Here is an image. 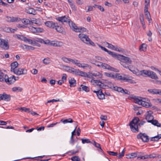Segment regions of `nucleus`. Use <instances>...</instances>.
I'll return each instance as SVG.
<instances>
[{"mask_svg":"<svg viewBox=\"0 0 161 161\" xmlns=\"http://www.w3.org/2000/svg\"><path fill=\"white\" fill-rule=\"evenodd\" d=\"M137 139H141L144 142H147L149 140L148 136L145 133L142 134L140 133L137 135Z\"/></svg>","mask_w":161,"mask_h":161,"instance_id":"obj_7","label":"nucleus"},{"mask_svg":"<svg viewBox=\"0 0 161 161\" xmlns=\"http://www.w3.org/2000/svg\"><path fill=\"white\" fill-rule=\"evenodd\" d=\"M69 83L70 84L71 87H73L76 86V81L75 80L74 78H71L69 80Z\"/></svg>","mask_w":161,"mask_h":161,"instance_id":"obj_23","label":"nucleus"},{"mask_svg":"<svg viewBox=\"0 0 161 161\" xmlns=\"http://www.w3.org/2000/svg\"><path fill=\"white\" fill-rule=\"evenodd\" d=\"M148 122L151 123L153 125L156 126L157 127H159L161 126V124L158 123V121L156 120H149Z\"/></svg>","mask_w":161,"mask_h":161,"instance_id":"obj_24","label":"nucleus"},{"mask_svg":"<svg viewBox=\"0 0 161 161\" xmlns=\"http://www.w3.org/2000/svg\"><path fill=\"white\" fill-rule=\"evenodd\" d=\"M106 52H107L109 55L112 56L113 57L117 59L118 57V54H117L116 53L108 50H107Z\"/></svg>","mask_w":161,"mask_h":161,"instance_id":"obj_26","label":"nucleus"},{"mask_svg":"<svg viewBox=\"0 0 161 161\" xmlns=\"http://www.w3.org/2000/svg\"><path fill=\"white\" fill-rule=\"evenodd\" d=\"M91 82L92 84L93 85L96 84L100 88L105 89L106 88V87H108L112 90H114L118 92H120L124 94L129 95L130 94V92L126 89L124 90L121 87L114 86V85L110 81L108 82V86L104 84L102 81L98 80H94L92 79L91 80Z\"/></svg>","mask_w":161,"mask_h":161,"instance_id":"obj_1","label":"nucleus"},{"mask_svg":"<svg viewBox=\"0 0 161 161\" xmlns=\"http://www.w3.org/2000/svg\"><path fill=\"white\" fill-rule=\"evenodd\" d=\"M107 152L110 155L112 156H117L118 154V153L117 152H114L110 151H108Z\"/></svg>","mask_w":161,"mask_h":161,"instance_id":"obj_54","label":"nucleus"},{"mask_svg":"<svg viewBox=\"0 0 161 161\" xmlns=\"http://www.w3.org/2000/svg\"><path fill=\"white\" fill-rule=\"evenodd\" d=\"M34 40L35 41V43L36 44V42H38L41 43L44 42L43 40L41 38H34Z\"/></svg>","mask_w":161,"mask_h":161,"instance_id":"obj_50","label":"nucleus"},{"mask_svg":"<svg viewBox=\"0 0 161 161\" xmlns=\"http://www.w3.org/2000/svg\"><path fill=\"white\" fill-rule=\"evenodd\" d=\"M92 144L96 147L99 148L101 151H102V149L101 148V147L100 145L96 142L95 141H94L93 143H92Z\"/></svg>","mask_w":161,"mask_h":161,"instance_id":"obj_43","label":"nucleus"},{"mask_svg":"<svg viewBox=\"0 0 161 161\" xmlns=\"http://www.w3.org/2000/svg\"><path fill=\"white\" fill-rule=\"evenodd\" d=\"M23 89L20 87H14L12 88V90L14 92H21Z\"/></svg>","mask_w":161,"mask_h":161,"instance_id":"obj_35","label":"nucleus"},{"mask_svg":"<svg viewBox=\"0 0 161 161\" xmlns=\"http://www.w3.org/2000/svg\"><path fill=\"white\" fill-rule=\"evenodd\" d=\"M146 155L147 156V158H154L156 157L155 155L154 154H150L149 155Z\"/></svg>","mask_w":161,"mask_h":161,"instance_id":"obj_62","label":"nucleus"},{"mask_svg":"<svg viewBox=\"0 0 161 161\" xmlns=\"http://www.w3.org/2000/svg\"><path fill=\"white\" fill-rule=\"evenodd\" d=\"M125 152V149H124L121 153H119V155L118 156V157L119 158H122L124 155Z\"/></svg>","mask_w":161,"mask_h":161,"instance_id":"obj_52","label":"nucleus"},{"mask_svg":"<svg viewBox=\"0 0 161 161\" xmlns=\"http://www.w3.org/2000/svg\"><path fill=\"white\" fill-rule=\"evenodd\" d=\"M102 68L104 69H107L116 72H118L119 71V70L117 69L112 67L105 63H103V64H102Z\"/></svg>","mask_w":161,"mask_h":161,"instance_id":"obj_8","label":"nucleus"},{"mask_svg":"<svg viewBox=\"0 0 161 161\" xmlns=\"http://www.w3.org/2000/svg\"><path fill=\"white\" fill-rule=\"evenodd\" d=\"M150 70H142L141 71V73H142V74H143L147 75V76H148V75L149 74V73Z\"/></svg>","mask_w":161,"mask_h":161,"instance_id":"obj_49","label":"nucleus"},{"mask_svg":"<svg viewBox=\"0 0 161 161\" xmlns=\"http://www.w3.org/2000/svg\"><path fill=\"white\" fill-rule=\"evenodd\" d=\"M104 44L106 46L108 47V48H110L111 49L113 50L114 48H115V47L111 44H109L107 42H104Z\"/></svg>","mask_w":161,"mask_h":161,"instance_id":"obj_31","label":"nucleus"},{"mask_svg":"<svg viewBox=\"0 0 161 161\" xmlns=\"http://www.w3.org/2000/svg\"><path fill=\"white\" fill-rule=\"evenodd\" d=\"M20 109L22 110L23 111H24L25 112L29 111V112H30V111H29L30 110V108H26L25 107H21Z\"/></svg>","mask_w":161,"mask_h":161,"instance_id":"obj_59","label":"nucleus"},{"mask_svg":"<svg viewBox=\"0 0 161 161\" xmlns=\"http://www.w3.org/2000/svg\"><path fill=\"white\" fill-rule=\"evenodd\" d=\"M82 68L84 69H86V68H88L89 69H90L91 68V66L88 64L83 63L82 64Z\"/></svg>","mask_w":161,"mask_h":161,"instance_id":"obj_45","label":"nucleus"},{"mask_svg":"<svg viewBox=\"0 0 161 161\" xmlns=\"http://www.w3.org/2000/svg\"><path fill=\"white\" fill-rule=\"evenodd\" d=\"M69 24L70 27L72 28V30L76 32H82L85 31L86 30V29L84 27H78L71 21L70 20L69 22Z\"/></svg>","mask_w":161,"mask_h":161,"instance_id":"obj_4","label":"nucleus"},{"mask_svg":"<svg viewBox=\"0 0 161 161\" xmlns=\"http://www.w3.org/2000/svg\"><path fill=\"white\" fill-rule=\"evenodd\" d=\"M14 73L17 75H21L22 74H27V70L24 69H15L13 71Z\"/></svg>","mask_w":161,"mask_h":161,"instance_id":"obj_13","label":"nucleus"},{"mask_svg":"<svg viewBox=\"0 0 161 161\" xmlns=\"http://www.w3.org/2000/svg\"><path fill=\"white\" fill-rule=\"evenodd\" d=\"M82 142L83 144L92 143L88 139H81Z\"/></svg>","mask_w":161,"mask_h":161,"instance_id":"obj_42","label":"nucleus"},{"mask_svg":"<svg viewBox=\"0 0 161 161\" xmlns=\"http://www.w3.org/2000/svg\"><path fill=\"white\" fill-rule=\"evenodd\" d=\"M25 42H30V44H36L34 39L33 40L27 39V40Z\"/></svg>","mask_w":161,"mask_h":161,"instance_id":"obj_58","label":"nucleus"},{"mask_svg":"<svg viewBox=\"0 0 161 161\" xmlns=\"http://www.w3.org/2000/svg\"><path fill=\"white\" fill-rule=\"evenodd\" d=\"M78 36L83 42L86 43V42L90 40V38L88 36L83 33H80L79 35Z\"/></svg>","mask_w":161,"mask_h":161,"instance_id":"obj_10","label":"nucleus"},{"mask_svg":"<svg viewBox=\"0 0 161 161\" xmlns=\"http://www.w3.org/2000/svg\"><path fill=\"white\" fill-rule=\"evenodd\" d=\"M131 158H133L137 156V153H132L130 154Z\"/></svg>","mask_w":161,"mask_h":161,"instance_id":"obj_63","label":"nucleus"},{"mask_svg":"<svg viewBox=\"0 0 161 161\" xmlns=\"http://www.w3.org/2000/svg\"><path fill=\"white\" fill-rule=\"evenodd\" d=\"M27 13L29 14H35V10L32 8H29L26 10Z\"/></svg>","mask_w":161,"mask_h":161,"instance_id":"obj_33","label":"nucleus"},{"mask_svg":"<svg viewBox=\"0 0 161 161\" xmlns=\"http://www.w3.org/2000/svg\"><path fill=\"white\" fill-rule=\"evenodd\" d=\"M14 37L15 38H17L19 40L24 41L25 42L27 40V38L26 37H24L22 35L16 34L14 36Z\"/></svg>","mask_w":161,"mask_h":161,"instance_id":"obj_19","label":"nucleus"},{"mask_svg":"<svg viewBox=\"0 0 161 161\" xmlns=\"http://www.w3.org/2000/svg\"><path fill=\"white\" fill-rule=\"evenodd\" d=\"M133 98L134 99L135 103L139 105H142L144 107L147 108L152 106L151 103L149 102L150 101L147 99H142L141 97H138L136 96H134Z\"/></svg>","mask_w":161,"mask_h":161,"instance_id":"obj_2","label":"nucleus"},{"mask_svg":"<svg viewBox=\"0 0 161 161\" xmlns=\"http://www.w3.org/2000/svg\"><path fill=\"white\" fill-rule=\"evenodd\" d=\"M153 116L149 114H148L146 117V119L148 122L149 120H153Z\"/></svg>","mask_w":161,"mask_h":161,"instance_id":"obj_44","label":"nucleus"},{"mask_svg":"<svg viewBox=\"0 0 161 161\" xmlns=\"http://www.w3.org/2000/svg\"><path fill=\"white\" fill-rule=\"evenodd\" d=\"M22 22L25 25H31L32 23V21L27 19H24L22 21Z\"/></svg>","mask_w":161,"mask_h":161,"instance_id":"obj_29","label":"nucleus"},{"mask_svg":"<svg viewBox=\"0 0 161 161\" xmlns=\"http://www.w3.org/2000/svg\"><path fill=\"white\" fill-rule=\"evenodd\" d=\"M81 89L86 92H88L89 91V88L87 86L83 85H81L80 87L78 89V90L80 91H81Z\"/></svg>","mask_w":161,"mask_h":161,"instance_id":"obj_25","label":"nucleus"},{"mask_svg":"<svg viewBox=\"0 0 161 161\" xmlns=\"http://www.w3.org/2000/svg\"><path fill=\"white\" fill-rule=\"evenodd\" d=\"M114 78H116L118 80H121L125 81L131 83H134V81L129 79L128 75L126 76L125 75L123 76L119 74L116 73L114 75Z\"/></svg>","mask_w":161,"mask_h":161,"instance_id":"obj_5","label":"nucleus"},{"mask_svg":"<svg viewBox=\"0 0 161 161\" xmlns=\"http://www.w3.org/2000/svg\"><path fill=\"white\" fill-rule=\"evenodd\" d=\"M6 77H7V75L4 74L1 71L0 72V81L3 82L5 81Z\"/></svg>","mask_w":161,"mask_h":161,"instance_id":"obj_22","label":"nucleus"},{"mask_svg":"<svg viewBox=\"0 0 161 161\" xmlns=\"http://www.w3.org/2000/svg\"><path fill=\"white\" fill-rule=\"evenodd\" d=\"M0 5L6 7H8L9 6V5L8 3H5L2 0H0Z\"/></svg>","mask_w":161,"mask_h":161,"instance_id":"obj_56","label":"nucleus"},{"mask_svg":"<svg viewBox=\"0 0 161 161\" xmlns=\"http://www.w3.org/2000/svg\"><path fill=\"white\" fill-rule=\"evenodd\" d=\"M80 70L79 69H77L74 68L71 71V73L73 74H75L76 75H79Z\"/></svg>","mask_w":161,"mask_h":161,"instance_id":"obj_37","label":"nucleus"},{"mask_svg":"<svg viewBox=\"0 0 161 161\" xmlns=\"http://www.w3.org/2000/svg\"><path fill=\"white\" fill-rule=\"evenodd\" d=\"M17 26L19 28H25L26 27L25 25L20 24H18L17 25Z\"/></svg>","mask_w":161,"mask_h":161,"instance_id":"obj_64","label":"nucleus"},{"mask_svg":"<svg viewBox=\"0 0 161 161\" xmlns=\"http://www.w3.org/2000/svg\"><path fill=\"white\" fill-rule=\"evenodd\" d=\"M10 97V95L7 94L4 92L3 94H0V101L3 100L9 101L11 99Z\"/></svg>","mask_w":161,"mask_h":161,"instance_id":"obj_9","label":"nucleus"},{"mask_svg":"<svg viewBox=\"0 0 161 161\" xmlns=\"http://www.w3.org/2000/svg\"><path fill=\"white\" fill-rule=\"evenodd\" d=\"M72 161H80V158L78 156L73 157L71 158Z\"/></svg>","mask_w":161,"mask_h":161,"instance_id":"obj_46","label":"nucleus"},{"mask_svg":"<svg viewBox=\"0 0 161 161\" xmlns=\"http://www.w3.org/2000/svg\"><path fill=\"white\" fill-rule=\"evenodd\" d=\"M1 29L3 30V31L8 33H14V32L15 31H16L15 29H12L11 28L8 27L6 26L2 27Z\"/></svg>","mask_w":161,"mask_h":161,"instance_id":"obj_18","label":"nucleus"},{"mask_svg":"<svg viewBox=\"0 0 161 161\" xmlns=\"http://www.w3.org/2000/svg\"><path fill=\"white\" fill-rule=\"evenodd\" d=\"M158 89H148L147 91L149 93H152L153 94H157Z\"/></svg>","mask_w":161,"mask_h":161,"instance_id":"obj_41","label":"nucleus"},{"mask_svg":"<svg viewBox=\"0 0 161 161\" xmlns=\"http://www.w3.org/2000/svg\"><path fill=\"white\" fill-rule=\"evenodd\" d=\"M57 20L62 23L64 22L69 23V22L70 21L69 18L68 16H66L58 17L57 18Z\"/></svg>","mask_w":161,"mask_h":161,"instance_id":"obj_11","label":"nucleus"},{"mask_svg":"<svg viewBox=\"0 0 161 161\" xmlns=\"http://www.w3.org/2000/svg\"><path fill=\"white\" fill-rule=\"evenodd\" d=\"M14 76L13 75L12 77L9 78L7 75V77H6L5 81L7 84H12L15 82V79H14Z\"/></svg>","mask_w":161,"mask_h":161,"instance_id":"obj_17","label":"nucleus"},{"mask_svg":"<svg viewBox=\"0 0 161 161\" xmlns=\"http://www.w3.org/2000/svg\"><path fill=\"white\" fill-rule=\"evenodd\" d=\"M91 74L93 76L95 77H98L99 78H102V75L100 73V72L97 71L92 72L91 73Z\"/></svg>","mask_w":161,"mask_h":161,"instance_id":"obj_27","label":"nucleus"},{"mask_svg":"<svg viewBox=\"0 0 161 161\" xmlns=\"http://www.w3.org/2000/svg\"><path fill=\"white\" fill-rule=\"evenodd\" d=\"M5 20L8 22H15L19 21L20 20V19L17 17L7 16Z\"/></svg>","mask_w":161,"mask_h":161,"instance_id":"obj_16","label":"nucleus"},{"mask_svg":"<svg viewBox=\"0 0 161 161\" xmlns=\"http://www.w3.org/2000/svg\"><path fill=\"white\" fill-rule=\"evenodd\" d=\"M0 47L5 50H8V49L9 46L8 44V40H5L3 39L2 41V43L0 45Z\"/></svg>","mask_w":161,"mask_h":161,"instance_id":"obj_12","label":"nucleus"},{"mask_svg":"<svg viewBox=\"0 0 161 161\" xmlns=\"http://www.w3.org/2000/svg\"><path fill=\"white\" fill-rule=\"evenodd\" d=\"M50 61V59L48 58H45L43 60V63L46 64H49Z\"/></svg>","mask_w":161,"mask_h":161,"instance_id":"obj_40","label":"nucleus"},{"mask_svg":"<svg viewBox=\"0 0 161 161\" xmlns=\"http://www.w3.org/2000/svg\"><path fill=\"white\" fill-rule=\"evenodd\" d=\"M79 75L86 77L87 76V73L84 72L80 71Z\"/></svg>","mask_w":161,"mask_h":161,"instance_id":"obj_53","label":"nucleus"},{"mask_svg":"<svg viewBox=\"0 0 161 161\" xmlns=\"http://www.w3.org/2000/svg\"><path fill=\"white\" fill-rule=\"evenodd\" d=\"M30 30L32 33H36L37 32V31L36 29V27H35L33 26H31L29 28Z\"/></svg>","mask_w":161,"mask_h":161,"instance_id":"obj_51","label":"nucleus"},{"mask_svg":"<svg viewBox=\"0 0 161 161\" xmlns=\"http://www.w3.org/2000/svg\"><path fill=\"white\" fill-rule=\"evenodd\" d=\"M147 45L145 44H142L140 47L139 50L141 51H145L146 50Z\"/></svg>","mask_w":161,"mask_h":161,"instance_id":"obj_34","label":"nucleus"},{"mask_svg":"<svg viewBox=\"0 0 161 161\" xmlns=\"http://www.w3.org/2000/svg\"><path fill=\"white\" fill-rule=\"evenodd\" d=\"M69 62H71L73 63L76 64L77 62H78V60L76 59H73L71 58H69Z\"/></svg>","mask_w":161,"mask_h":161,"instance_id":"obj_60","label":"nucleus"},{"mask_svg":"<svg viewBox=\"0 0 161 161\" xmlns=\"http://www.w3.org/2000/svg\"><path fill=\"white\" fill-rule=\"evenodd\" d=\"M148 76L150 77L152 79L155 80L158 79V77L157 75L154 72L150 70Z\"/></svg>","mask_w":161,"mask_h":161,"instance_id":"obj_20","label":"nucleus"},{"mask_svg":"<svg viewBox=\"0 0 161 161\" xmlns=\"http://www.w3.org/2000/svg\"><path fill=\"white\" fill-rule=\"evenodd\" d=\"M73 122V121L71 118H69L64 120L63 119H62L60 120V122H62L64 124L67 123H72Z\"/></svg>","mask_w":161,"mask_h":161,"instance_id":"obj_28","label":"nucleus"},{"mask_svg":"<svg viewBox=\"0 0 161 161\" xmlns=\"http://www.w3.org/2000/svg\"><path fill=\"white\" fill-rule=\"evenodd\" d=\"M104 75L107 77L114 78V75L112 73L105 72L104 73Z\"/></svg>","mask_w":161,"mask_h":161,"instance_id":"obj_47","label":"nucleus"},{"mask_svg":"<svg viewBox=\"0 0 161 161\" xmlns=\"http://www.w3.org/2000/svg\"><path fill=\"white\" fill-rule=\"evenodd\" d=\"M139 121V119L138 117H135L130 122L129 125L133 132H135L139 131L138 123Z\"/></svg>","mask_w":161,"mask_h":161,"instance_id":"obj_3","label":"nucleus"},{"mask_svg":"<svg viewBox=\"0 0 161 161\" xmlns=\"http://www.w3.org/2000/svg\"><path fill=\"white\" fill-rule=\"evenodd\" d=\"M139 18L140 21L142 24H144V23L145 22H144V20L143 15L142 14H140L139 15Z\"/></svg>","mask_w":161,"mask_h":161,"instance_id":"obj_48","label":"nucleus"},{"mask_svg":"<svg viewBox=\"0 0 161 161\" xmlns=\"http://www.w3.org/2000/svg\"><path fill=\"white\" fill-rule=\"evenodd\" d=\"M158 136H156L154 137H151L150 138V141L154 142L158 141Z\"/></svg>","mask_w":161,"mask_h":161,"instance_id":"obj_55","label":"nucleus"},{"mask_svg":"<svg viewBox=\"0 0 161 161\" xmlns=\"http://www.w3.org/2000/svg\"><path fill=\"white\" fill-rule=\"evenodd\" d=\"M59 42H55L54 41H51L50 45H53L54 46L60 47V45L59 44Z\"/></svg>","mask_w":161,"mask_h":161,"instance_id":"obj_36","label":"nucleus"},{"mask_svg":"<svg viewBox=\"0 0 161 161\" xmlns=\"http://www.w3.org/2000/svg\"><path fill=\"white\" fill-rule=\"evenodd\" d=\"M100 118L102 120H106L107 119V117L106 115H101Z\"/></svg>","mask_w":161,"mask_h":161,"instance_id":"obj_61","label":"nucleus"},{"mask_svg":"<svg viewBox=\"0 0 161 161\" xmlns=\"http://www.w3.org/2000/svg\"><path fill=\"white\" fill-rule=\"evenodd\" d=\"M145 14L148 20H149L151 16L148 10L144 11Z\"/></svg>","mask_w":161,"mask_h":161,"instance_id":"obj_38","label":"nucleus"},{"mask_svg":"<svg viewBox=\"0 0 161 161\" xmlns=\"http://www.w3.org/2000/svg\"><path fill=\"white\" fill-rule=\"evenodd\" d=\"M45 24L47 26L53 29L55 28L56 25H57V23L52 21H47L45 23Z\"/></svg>","mask_w":161,"mask_h":161,"instance_id":"obj_14","label":"nucleus"},{"mask_svg":"<svg viewBox=\"0 0 161 161\" xmlns=\"http://www.w3.org/2000/svg\"><path fill=\"white\" fill-rule=\"evenodd\" d=\"M63 68L65 71L70 73H71V71H72L73 69H74V68L65 65L63 66Z\"/></svg>","mask_w":161,"mask_h":161,"instance_id":"obj_30","label":"nucleus"},{"mask_svg":"<svg viewBox=\"0 0 161 161\" xmlns=\"http://www.w3.org/2000/svg\"><path fill=\"white\" fill-rule=\"evenodd\" d=\"M54 29H55L57 31L62 34L65 33L64 29L63 27L59 25L57 23V25H56L55 28Z\"/></svg>","mask_w":161,"mask_h":161,"instance_id":"obj_15","label":"nucleus"},{"mask_svg":"<svg viewBox=\"0 0 161 161\" xmlns=\"http://www.w3.org/2000/svg\"><path fill=\"white\" fill-rule=\"evenodd\" d=\"M98 97L100 99H103L104 98L105 95L103 93L102 90H101L99 94L97 95Z\"/></svg>","mask_w":161,"mask_h":161,"instance_id":"obj_32","label":"nucleus"},{"mask_svg":"<svg viewBox=\"0 0 161 161\" xmlns=\"http://www.w3.org/2000/svg\"><path fill=\"white\" fill-rule=\"evenodd\" d=\"M70 58H67L66 57H63L61 59L62 60L64 61L66 63H68V62H69Z\"/></svg>","mask_w":161,"mask_h":161,"instance_id":"obj_57","label":"nucleus"},{"mask_svg":"<svg viewBox=\"0 0 161 161\" xmlns=\"http://www.w3.org/2000/svg\"><path fill=\"white\" fill-rule=\"evenodd\" d=\"M24 45L25 47L24 48L23 47V48L29 50H34L35 49V47L31 46L26 45Z\"/></svg>","mask_w":161,"mask_h":161,"instance_id":"obj_39","label":"nucleus"},{"mask_svg":"<svg viewBox=\"0 0 161 161\" xmlns=\"http://www.w3.org/2000/svg\"><path fill=\"white\" fill-rule=\"evenodd\" d=\"M117 59L119 60H121L122 62L128 64H130L132 62L131 60L129 58L120 54H118Z\"/></svg>","mask_w":161,"mask_h":161,"instance_id":"obj_6","label":"nucleus"},{"mask_svg":"<svg viewBox=\"0 0 161 161\" xmlns=\"http://www.w3.org/2000/svg\"><path fill=\"white\" fill-rule=\"evenodd\" d=\"M18 65V62L16 61L12 63L11 64V71H14L15 70V69L16 68Z\"/></svg>","mask_w":161,"mask_h":161,"instance_id":"obj_21","label":"nucleus"}]
</instances>
